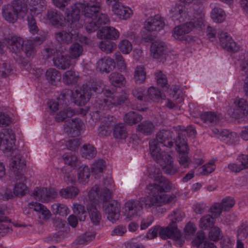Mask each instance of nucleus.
Returning <instances> with one entry per match:
<instances>
[{
    "mask_svg": "<svg viewBox=\"0 0 248 248\" xmlns=\"http://www.w3.org/2000/svg\"><path fill=\"white\" fill-rule=\"evenodd\" d=\"M97 87H93L94 92L99 93L103 92L106 98L103 99L102 105L108 108L116 107L126 103L128 100V95L125 92L118 93L112 92L109 89L103 90L104 84L102 81L96 82Z\"/></svg>",
    "mask_w": 248,
    "mask_h": 248,
    "instance_id": "nucleus-1",
    "label": "nucleus"
},
{
    "mask_svg": "<svg viewBox=\"0 0 248 248\" xmlns=\"http://www.w3.org/2000/svg\"><path fill=\"white\" fill-rule=\"evenodd\" d=\"M178 194L177 193L167 194L165 193H158L152 192L150 196L141 197L139 199L142 207L143 206L146 208H149L152 206L159 207L170 204L175 203L177 201Z\"/></svg>",
    "mask_w": 248,
    "mask_h": 248,
    "instance_id": "nucleus-2",
    "label": "nucleus"
},
{
    "mask_svg": "<svg viewBox=\"0 0 248 248\" xmlns=\"http://www.w3.org/2000/svg\"><path fill=\"white\" fill-rule=\"evenodd\" d=\"M204 14L202 10L197 11L194 15V22H189L175 27L172 31L174 38L179 40L184 39L185 35L189 33L196 26H201L203 24Z\"/></svg>",
    "mask_w": 248,
    "mask_h": 248,
    "instance_id": "nucleus-3",
    "label": "nucleus"
},
{
    "mask_svg": "<svg viewBox=\"0 0 248 248\" xmlns=\"http://www.w3.org/2000/svg\"><path fill=\"white\" fill-rule=\"evenodd\" d=\"M77 3L82 14L88 18L95 17L101 7V3L98 0H83Z\"/></svg>",
    "mask_w": 248,
    "mask_h": 248,
    "instance_id": "nucleus-4",
    "label": "nucleus"
},
{
    "mask_svg": "<svg viewBox=\"0 0 248 248\" xmlns=\"http://www.w3.org/2000/svg\"><path fill=\"white\" fill-rule=\"evenodd\" d=\"M89 199L90 201L95 204H98L100 201L106 202L112 197V192L108 187H105L100 191L98 185H94L89 191Z\"/></svg>",
    "mask_w": 248,
    "mask_h": 248,
    "instance_id": "nucleus-5",
    "label": "nucleus"
},
{
    "mask_svg": "<svg viewBox=\"0 0 248 248\" xmlns=\"http://www.w3.org/2000/svg\"><path fill=\"white\" fill-rule=\"evenodd\" d=\"M15 137L11 129L7 128L0 132V149L4 152H11L15 144Z\"/></svg>",
    "mask_w": 248,
    "mask_h": 248,
    "instance_id": "nucleus-6",
    "label": "nucleus"
},
{
    "mask_svg": "<svg viewBox=\"0 0 248 248\" xmlns=\"http://www.w3.org/2000/svg\"><path fill=\"white\" fill-rule=\"evenodd\" d=\"M91 90L86 84H84L79 89L73 93L72 95L75 104L78 106L85 105L91 97Z\"/></svg>",
    "mask_w": 248,
    "mask_h": 248,
    "instance_id": "nucleus-7",
    "label": "nucleus"
},
{
    "mask_svg": "<svg viewBox=\"0 0 248 248\" xmlns=\"http://www.w3.org/2000/svg\"><path fill=\"white\" fill-rule=\"evenodd\" d=\"M235 108H231L229 113L231 117L235 119H239L241 115H248V103L247 101L242 98H236L233 102Z\"/></svg>",
    "mask_w": 248,
    "mask_h": 248,
    "instance_id": "nucleus-8",
    "label": "nucleus"
},
{
    "mask_svg": "<svg viewBox=\"0 0 248 248\" xmlns=\"http://www.w3.org/2000/svg\"><path fill=\"white\" fill-rule=\"evenodd\" d=\"M172 187V183L164 177H157L154 180L153 185H149L147 187L154 192L164 193L170 191Z\"/></svg>",
    "mask_w": 248,
    "mask_h": 248,
    "instance_id": "nucleus-9",
    "label": "nucleus"
},
{
    "mask_svg": "<svg viewBox=\"0 0 248 248\" xmlns=\"http://www.w3.org/2000/svg\"><path fill=\"white\" fill-rule=\"evenodd\" d=\"M83 126V123L79 118H75L66 121L64 124V130L68 135L75 137L78 136Z\"/></svg>",
    "mask_w": 248,
    "mask_h": 248,
    "instance_id": "nucleus-10",
    "label": "nucleus"
},
{
    "mask_svg": "<svg viewBox=\"0 0 248 248\" xmlns=\"http://www.w3.org/2000/svg\"><path fill=\"white\" fill-rule=\"evenodd\" d=\"M79 32L77 30L71 31H61L55 34L56 40L62 45H67L71 43L74 40H77Z\"/></svg>",
    "mask_w": 248,
    "mask_h": 248,
    "instance_id": "nucleus-11",
    "label": "nucleus"
},
{
    "mask_svg": "<svg viewBox=\"0 0 248 248\" xmlns=\"http://www.w3.org/2000/svg\"><path fill=\"white\" fill-rule=\"evenodd\" d=\"M11 180L15 184L13 193L16 196L23 197L28 192V188L25 184L27 179L24 175L12 176Z\"/></svg>",
    "mask_w": 248,
    "mask_h": 248,
    "instance_id": "nucleus-12",
    "label": "nucleus"
},
{
    "mask_svg": "<svg viewBox=\"0 0 248 248\" xmlns=\"http://www.w3.org/2000/svg\"><path fill=\"white\" fill-rule=\"evenodd\" d=\"M105 212L108 219L112 223L118 220L120 217V204L116 201H113L104 205Z\"/></svg>",
    "mask_w": 248,
    "mask_h": 248,
    "instance_id": "nucleus-13",
    "label": "nucleus"
},
{
    "mask_svg": "<svg viewBox=\"0 0 248 248\" xmlns=\"http://www.w3.org/2000/svg\"><path fill=\"white\" fill-rule=\"evenodd\" d=\"M31 196L36 200L46 202L50 198L56 196V192L53 188L36 187L32 192Z\"/></svg>",
    "mask_w": 248,
    "mask_h": 248,
    "instance_id": "nucleus-14",
    "label": "nucleus"
},
{
    "mask_svg": "<svg viewBox=\"0 0 248 248\" xmlns=\"http://www.w3.org/2000/svg\"><path fill=\"white\" fill-rule=\"evenodd\" d=\"M156 162L160 165L167 174H174L177 171V169L172 165L173 161L171 156L165 152L162 153L160 157Z\"/></svg>",
    "mask_w": 248,
    "mask_h": 248,
    "instance_id": "nucleus-15",
    "label": "nucleus"
},
{
    "mask_svg": "<svg viewBox=\"0 0 248 248\" xmlns=\"http://www.w3.org/2000/svg\"><path fill=\"white\" fill-rule=\"evenodd\" d=\"M3 41L10 50L13 53H17L23 49L24 41L20 37L8 36L4 38Z\"/></svg>",
    "mask_w": 248,
    "mask_h": 248,
    "instance_id": "nucleus-16",
    "label": "nucleus"
},
{
    "mask_svg": "<svg viewBox=\"0 0 248 248\" xmlns=\"http://www.w3.org/2000/svg\"><path fill=\"white\" fill-rule=\"evenodd\" d=\"M218 36L220 45L224 49L231 52H235L239 50V46L227 33L221 32L218 34Z\"/></svg>",
    "mask_w": 248,
    "mask_h": 248,
    "instance_id": "nucleus-17",
    "label": "nucleus"
},
{
    "mask_svg": "<svg viewBox=\"0 0 248 248\" xmlns=\"http://www.w3.org/2000/svg\"><path fill=\"white\" fill-rule=\"evenodd\" d=\"M159 235L163 239L171 238L174 240H178L181 236L176 225L171 223H170L169 225L166 228H159Z\"/></svg>",
    "mask_w": 248,
    "mask_h": 248,
    "instance_id": "nucleus-18",
    "label": "nucleus"
},
{
    "mask_svg": "<svg viewBox=\"0 0 248 248\" xmlns=\"http://www.w3.org/2000/svg\"><path fill=\"white\" fill-rule=\"evenodd\" d=\"M26 167L24 159L20 155H17L12 158L10 165V170L14 173L13 176L24 175L22 172Z\"/></svg>",
    "mask_w": 248,
    "mask_h": 248,
    "instance_id": "nucleus-19",
    "label": "nucleus"
},
{
    "mask_svg": "<svg viewBox=\"0 0 248 248\" xmlns=\"http://www.w3.org/2000/svg\"><path fill=\"white\" fill-rule=\"evenodd\" d=\"M162 18L159 16L148 18L145 21L144 28L148 31H159L164 26Z\"/></svg>",
    "mask_w": 248,
    "mask_h": 248,
    "instance_id": "nucleus-20",
    "label": "nucleus"
},
{
    "mask_svg": "<svg viewBox=\"0 0 248 248\" xmlns=\"http://www.w3.org/2000/svg\"><path fill=\"white\" fill-rule=\"evenodd\" d=\"M112 11L119 18L124 20L129 18L132 14L130 8L124 6L120 2L112 4Z\"/></svg>",
    "mask_w": 248,
    "mask_h": 248,
    "instance_id": "nucleus-21",
    "label": "nucleus"
},
{
    "mask_svg": "<svg viewBox=\"0 0 248 248\" xmlns=\"http://www.w3.org/2000/svg\"><path fill=\"white\" fill-rule=\"evenodd\" d=\"M97 69L101 72L108 73L115 68V62L113 59L105 57L99 60L97 63Z\"/></svg>",
    "mask_w": 248,
    "mask_h": 248,
    "instance_id": "nucleus-22",
    "label": "nucleus"
},
{
    "mask_svg": "<svg viewBox=\"0 0 248 248\" xmlns=\"http://www.w3.org/2000/svg\"><path fill=\"white\" fill-rule=\"evenodd\" d=\"M97 35L101 39L116 40L119 38V33L116 29L113 27L105 26L99 30Z\"/></svg>",
    "mask_w": 248,
    "mask_h": 248,
    "instance_id": "nucleus-23",
    "label": "nucleus"
},
{
    "mask_svg": "<svg viewBox=\"0 0 248 248\" xmlns=\"http://www.w3.org/2000/svg\"><path fill=\"white\" fill-rule=\"evenodd\" d=\"M172 132L169 130H162L156 134L155 140L158 143H162L164 146L170 148L173 145L172 141Z\"/></svg>",
    "mask_w": 248,
    "mask_h": 248,
    "instance_id": "nucleus-24",
    "label": "nucleus"
},
{
    "mask_svg": "<svg viewBox=\"0 0 248 248\" xmlns=\"http://www.w3.org/2000/svg\"><path fill=\"white\" fill-rule=\"evenodd\" d=\"M80 10L77 3L71 6V10L65 13L64 20L71 25L77 24L80 18Z\"/></svg>",
    "mask_w": 248,
    "mask_h": 248,
    "instance_id": "nucleus-25",
    "label": "nucleus"
},
{
    "mask_svg": "<svg viewBox=\"0 0 248 248\" xmlns=\"http://www.w3.org/2000/svg\"><path fill=\"white\" fill-rule=\"evenodd\" d=\"M13 10L15 11L20 18L25 17L28 11V5L24 0H13L10 4Z\"/></svg>",
    "mask_w": 248,
    "mask_h": 248,
    "instance_id": "nucleus-26",
    "label": "nucleus"
},
{
    "mask_svg": "<svg viewBox=\"0 0 248 248\" xmlns=\"http://www.w3.org/2000/svg\"><path fill=\"white\" fill-rule=\"evenodd\" d=\"M166 49L165 43L157 40L152 43L151 46V55L155 59H158L164 54Z\"/></svg>",
    "mask_w": 248,
    "mask_h": 248,
    "instance_id": "nucleus-27",
    "label": "nucleus"
},
{
    "mask_svg": "<svg viewBox=\"0 0 248 248\" xmlns=\"http://www.w3.org/2000/svg\"><path fill=\"white\" fill-rule=\"evenodd\" d=\"M98 204H95L93 202L90 201L87 206V208L89 213V217L91 222L93 224L97 225L101 219V215L97 210L96 205Z\"/></svg>",
    "mask_w": 248,
    "mask_h": 248,
    "instance_id": "nucleus-28",
    "label": "nucleus"
},
{
    "mask_svg": "<svg viewBox=\"0 0 248 248\" xmlns=\"http://www.w3.org/2000/svg\"><path fill=\"white\" fill-rule=\"evenodd\" d=\"M2 15L5 20L12 23L16 22L18 18H20L9 4L4 5L2 7Z\"/></svg>",
    "mask_w": 248,
    "mask_h": 248,
    "instance_id": "nucleus-29",
    "label": "nucleus"
},
{
    "mask_svg": "<svg viewBox=\"0 0 248 248\" xmlns=\"http://www.w3.org/2000/svg\"><path fill=\"white\" fill-rule=\"evenodd\" d=\"M155 126L150 121H144L138 124L137 131L145 136H149L153 134L155 131Z\"/></svg>",
    "mask_w": 248,
    "mask_h": 248,
    "instance_id": "nucleus-30",
    "label": "nucleus"
},
{
    "mask_svg": "<svg viewBox=\"0 0 248 248\" xmlns=\"http://www.w3.org/2000/svg\"><path fill=\"white\" fill-rule=\"evenodd\" d=\"M54 65L59 69L65 70L71 65V61L67 56L58 54L53 59Z\"/></svg>",
    "mask_w": 248,
    "mask_h": 248,
    "instance_id": "nucleus-31",
    "label": "nucleus"
},
{
    "mask_svg": "<svg viewBox=\"0 0 248 248\" xmlns=\"http://www.w3.org/2000/svg\"><path fill=\"white\" fill-rule=\"evenodd\" d=\"M125 211L128 212L132 215L137 214L143 209L142 204L139 199H132L127 201L125 203Z\"/></svg>",
    "mask_w": 248,
    "mask_h": 248,
    "instance_id": "nucleus-32",
    "label": "nucleus"
},
{
    "mask_svg": "<svg viewBox=\"0 0 248 248\" xmlns=\"http://www.w3.org/2000/svg\"><path fill=\"white\" fill-rule=\"evenodd\" d=\"M106 162L103 159L95 160L92 165V174L95 178H99L106 169Z\"/></svg>",
    "mask_w": 248,
    "mask_h": 248,
    "instance_id": "nucleus-33",
    "label": "nucleus"
},
{
    "mask_svg": "<svg viewBox=\"0 0 248 248\" xmlns=\"http://www.w3.org/2000/svg\"><path fill=\"white\" fill-rule=\"evenodd\" d=\"M45 76L46 80L51 85H56L61 79V73L53 68L47 69Z\"/></svg>",
    "mask_w": 248,
    "mask_h": 248,
    "instance_id": "nucleus-34",
    "label": "nucleus"
},
{
    "mask_svg": "<svg viewBox=\"0 0 248 248\" xmlns=\"http://www.w3.org/2000/svg\"><path fill=\"white\" fill-rule=\"evenodd\" d=\"M46 17L53 26L57 28L62 27V16L56 10L50 9L47 11Z\"/></svg>",
    "mask_w": 248,
    "mask_h": 248,
    "instance_id": "nucleus-35",
    "label": "nucleus"
},
{
    "mask_svg": "<svg viewBox=\"0 0 248 248\" xmlns=\"http://www.w3.org/2000/svg\"><path fill=\"white\" fill-rule=\"evenodd\" d=\"M28 206L30 208L33 209L34 211L41 213L43 216V219H48L51 217L50 212L41 203L32 202L28 204Z\"/></svg>",
    "mask_w": 248,
    "mask_h": 248,
    "instance_id": "nucleus-36",
    "label": "nucleus"
},
{
    "mask_svg": "<svg viewBox=\"0 0 248 248\" xmlns=\"http://www.w3.org/2000/svg\"><path fill=\"white\" fill-rule=\"evenodd\" d=\"M79 79V75L75 71L70 70L66 71L62 76V80L64 84L73 85L77 83Z\"/></svg>",
    "mask_w": 248,
    "mask_h": 248,
    "instance_id": "nucleus-37",
    "label": "nucleus"
},
{
    "mask_svg": "<svg viewBox=\"0 0 248 248\" xmlns=\"http://www.w3.org/2000/svg\"><path fill=\"white\" fill-rule=\"evenodd\" d=\"M90 170L89 168L85 165H82L78 169V177L79 183L85 184L89 181Z\"/></svg>",
    "mask_w": 248,
    "mask_h": 248,
    "instance_id": "nucleus-38",
    "label": "nucleus"
},
{
    "mask_svg": "<svg viewBox=\"0 0 248 248\" xmlns=\"http://www.w3.org/2000/svg\"><path fill=\"white\" fill-rule=\"evenodd\" d=\"M80 154L83 157L90 159L95 157L97 151L92 144H85L80 149Z\"/></svg>",
    "mask_w": 248,
    "mask_h": 248,
    "instance_id": "nucleus-39",
    "label": "nucleus"
},
{
    "mask_svg": "<svg viewBox=\"0 0 248 248\" xmlns=\"http://www.w3.org/2000/svg\"><path fill=\"white\" fill-rule=\"evenodd\" d=\"M79 190L76 186H69L60 191V195L65 199H74L79 194Z\"/></svg>",
    "mask_w": 248,
    "mask_h": 248,
    "instance_id": "nucleus-40",
    "label": "nucleus"
},
{
    "mask_svg": "<svg viewBox=\"0 0 248 248\" xmlns=\"http://www.w3.org/2000/svg\"><path fill=\"white\" fill-rule=\"evenodd\" d=\"M149 150L151 156L155 161L160 157L162 153L164 152L161 151L158 143L155 139H153L150 141Z\"/></svg>",
    "mask_w": 248,
    "mask_h": 248,
    "instance_id": "nucleus-41",
    "label": "nucleus"
},
{
    "mask_svg": "<svg viewBox=\"0 0 248 248\" xmlns=\"http://www.w3.org/2000/svg\"><path fill=\"white\" fill-rule=\"evenodd\" d=\"M142 116L135 111H130L125 114L124 120L125 123L132 125L140 122Z\"/></svg>",
    "mask_w": 248,
    "mask_h": 248,
    "instance_id": "nucleus-42",
    "label": "nucleus"
},
{
    "mask_svg": "<svg viewBox=\"0 0 248 248\" xmlns=\"http://www.w3.org/2000/svg\"><path fill=\"white\" fill-rule=\"evenodd\" d=\"M109 80L110 83L115 87H121L125 83V78L122 74L115 72L109 76Z\"/></svg>",
    "mask_w": 248,
    "mask_h": 248,
    "instance_id": "nucleus-43",
    "label": "nucleus"
},
{
    "mask_svg": "<svg viewBox=\"0 0 248 248\" xmlns=\"http://www.w3.org/2000/svg\"><path fill=\"white\" fill-rule=\"evenodd\" d=\"M146 72L144 66H137L134 72V80L137 84L143 83L146 79Z\"/></svg>",
    "mask_w": 248,
    "mask_h": 248,
    "instance_id": "nucleus-44",
    "label": "nucleus"
},
{
    "mask_svg": "<svg viewBox=\"0 0 248 248\" xmlns=\"http://www.w3.org/2000/svg\"><path fill=\"white\" fill-rule=\"evenodd\" d=\"M221 115L214 112H206L201 115L202 120L205 123L217 124L220 120Z\"/></svg>",
    "mask_w": 248,
    "mask_h": 248,
    "instance_id": "nucleus-45",
    "label": "nucleus"
},
{
    "mask_svg": "<svg viewBox=\"0 0 248 248\" xmlns=\"http://www.w3.org/2000/svg\"><path fill=\"white\" fill-rule=\"evenodd\" d=\"M213 133L217 135H218L222 137H225L229 138L231 142H234L235 140L238 138L236 133H230L226 129H219L217 128H214L212 130Z\"/></svg>",
    "mask_w": 248,
    "mask_h": 248,
    "instance_id": "nucleus-46",
    "label": "nucleus"
},
{
    "mask_svg": "<svg viewBox=\"0 0 248 248\" xmlns=\"http://www.w3.org/2000/svg\"><path fill=\"white\" fill-rule=\"evenodd\" d=\"M83 48L82 45L78 43L73 44L69 47V56L71 59H78L83 53Z\"/></svg>",
    "mask_w": 248,
    "mask_h": 248,
    "instance_id": "nucleus-47",
    "label": "nucleus"
},
{
    "mask_svg": "<svg viewBox=\"0 0 248 248\" xmlns=\"http://www.w3.org/2000/svg\"><path fill=\"white\" fill-rule=\"evenodd\" d=\"M113 136L117 139H125L127 136L126 129L123 124L120 123L115 125Z\"/></svg>",
    "mask_w": 248,
    "mask_h": 248,
    "instance_id": "nucleus-48",
    "label": "nucleus"
},
{
    "mask_svg": "<svg viewBox=\"0 0 248 248\" xmlns=\"http://www.w3.org/2000/svg\"><path fill=\"white\" fill-rule=\"evenodd\" d=\"M75 114V111L73 109L70 108H65L57 114L55 120L57 122H61L66 118L73 117Z\"/></svg>",
    "mask_w": 248,
    "mask_h": 248,
    "instance_id": "nucleus-49",
    "label": "nucleus"
},
{
    "mask_svg": "<svg viewBox=\"0 0 248 248\" xmlns=\"http://www.w3.org/2000/svg\"><path fill=\"white\" fill-rule=\"evenodd\" d=\"M208 236L211 241H218L223 237V234L220 229L214 225L209 229Z\"/></svg>",
    "mask_w": 248,
    "mask_h": 248,
    "instance_id": "nucleus-50",
    "label": "nucleus"
},
{
    "mask_svg": "<svg viewBox=\"0 0 248 248\" xmlns=\"http://www.w3.org/2000/svg\"><path fill=\"white\" fill-rule=\"evenodd\" d=\"M215 222L212 216L206 215L202 217L200 220L199 227L203 229H208L214 225Z\"/></svg>",
    "mask_w": 248,
    "mask_h": 248,
    "instance_id": "nucleus-51",
    "label": "nucleus"
},
{
    "mask_svg": "<svg viewBox=\"0 0 248 248\" xmlns=\"http://www.w3.org/2000/svg\"><path fill=\"white\" fill-rule=\"evenodd\" d=\"M73 210L74 214L77 215L80 221L85 220L86 217V211L84 205L78 203H74Z\"/></svg>",
    "mask_w": 248,
    "mask_h": 248,
    "instance_id": "nucleus-52",
    "label": "nucleus"
},
{
    "mask_svg": "<svg viewBox=\"0 0 248 248\" xmlns=\"http://www.w3.org/2000/svg\"><path fill=\"white\" fill-rule=\"evenodd\" d=\"M211 17L216 23H221L225 20V14L221 8L215 7L212 10Z\"/></svg>",
    "mask_w": 248,
    "mask_h": 248,
    "instance_id": "nucleus-53",
    "label": "nucleus"
},
{
    "mask_svg": "<svg viewBox=\"0 0 248 248\" xmlns=\"http://www.w3.org/2000/svg\"><path fill=\"white\" fill-rule=\"evenodd\" d=\"M155 76L157 84L163 88L165 91L168 90L169 86L166 75L163 74L161 71H158L155 73Z\"/></svg>",
    "mask_w": 248,
    "mask_h": 248,
    "instance_id": "nucleus-54",
    "label": "nucleus"
},
{
    "mask_svg": "<svg viewBox=\"0 0 248 248\" xmlns=\"http://www.w3.org/2000/svg\"><path fill=\"white\" fill-rule=\"evenodd\" d=\"M214 164V162L211 160L208 163L199 168L198 169L199 174L205 175L212 173L215 169Z\"/></svg>",
    "mask_w": 248,
    "mask_h": 248,
    "instance_id": "nucleus-55",
    "label": "nucleus"
},
{
    "mask_svg": "<svg viewBox=\"0 0 248 248\" xmlns=\"http://www.w3.org/2000/svg\"><path fill=\"white\" fill-rule=\"evenodd\" d=\"M99 48L106 53H111L114 50L115 45L110 41H101L99 44Z\"/></svg>",
    "mask_w": 248,
    "mask_h": 248,
    "instance_id": "nucleus-56",
    "label": "nucleus"
},
{
    "mask_svg": "<svg viewBox=\"0 0 248 248\" xmlns=\"http://www.w3.org/2000/svg\"><path fill=\"white\" fill-rule=\"evenodd\" d=\"M24 53L28 58L33 57L36 53V46L32 45L31 42H28L25 43L24 47Z\"/></svg>",
    "mask_w": 248,
    "mask_h": 248,
    "instance_id": "nucleus-57",
    "label": "nucleus"
},
{
    "mask_svg": "<svg viewBox=\"0 0 248 248\" xmlns=\"http://www.w3.org/2000/svg\"><path fill=\"white\" fill-rule=\"evenodd\" d=\"M175 143L177 147V152L178 153H187V144L185 140L178 135L175 140Z\"/></svg>",
    "mask_w": 248,
    "mask_h": 248,
    "instance_id": "nucleus-58",
    "label": "nucleus"
},
{
    "mask_svg": "<svg viewBox=\"0 0 248 248\" xmlns=\"http://www.w3.org/2000/svg\"><path fill=\"white\" fill-rule=\"evenodd\" d=\"M52 211L55 214H59L61 216H66L68 214V208L63 204H54L52 206Z\"/></svg>",
    "mask_w": 248,
    "mask_h": 248,
    "instance_id": "nucleus-59",
    "label": "nucleus"
},
{
    "mask_svg": "<svg viewBox=\"0 0 248 248\" xmlns=\"http://www.w3.org/2000/svg\"><path fill=\"white\" fill-rule=\"evenodd\" d=\"M220 203L224 211H228L234 206L235 201L233 198L231 197H227L223 199Z\"/></svg>",
    "mask_w": 248,
    "mask_h": 248,
    "instance_id": "nucleus-60",
    "label": "nucleus"
},
{
    "mask_svg": "<svg viewBox=\"0 0 248 248\" xmlns=\"http://www.w3.org/2000/svg\"><path fill=\"white\" fill-rule=\"evenodd\" d=\"M65 164L72 167H76L78 162L77 156L74 155L64 154L62 156Z\"/></svg>",
    "mask_w": 248,
    "mask_h": 248,
    "instance_id": "nucleus-61",
    "label": "nucleus"
},
{
    "mask_svg": "<svg viewBox=\"0 0 248 248\" xmlns=\"http://www.w3.org/2000/svg\"><path fill=\"white\" fill-rule=\"evenodd\" d=\"M205 238L204 232L202 231L198 232L193 241L194 245L196 246L197 248H202V246L205 241Z\"/></svg>",
    "mask_w": 248,
    "mask_h": 248,
    "instance_id": "nucleus-62",
    "label": "nucleus"
},
{
    "mask_svg": "<svg viewBox=\"0 0 248 248\" xmlns=\"http://www.w3.org/2000/svg\"><path fill=\"white\" fill-rule=\"evenodd\" d=\"M161 92L158 88L153 87H150L147 91V101L148 99H156L161 97Z\"/></svg>",
    "mask_w": 248,
    "mask_h": 248,
    "instance_id": "nucleus-63",
    "label": "nucleus"
},
{
    "mask_svg": "<svg viewBox=\"0 0 248 248\" xmlns=\"http://www.w3.org/2000/svg\"><path fill=\"white\" fill-rule=\"evenodd\" d=\"M120 50L124 54H128L132 50V45L127 40L121 41L119 44Z\"/></svg>",
    "mask_w": 248,
    "mask_h": 248,
    "instance_id": "nucleus-64",
    "label": "nucleus"
}]
</instances>
